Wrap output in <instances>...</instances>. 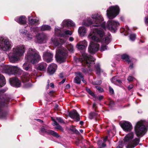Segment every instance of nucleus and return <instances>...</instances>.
<instances>
[{"label":"nucleus","mask_w":148,"mask_h":148,"mask_svg":"<svg viewBox=\"0 0 148 148\" xmlns=\"http://www.w3.org/2000/svg\"><path fill=\"white\" fill-rule=\"evenodd\" d=\"M55 34L56 35H59L61 36L64 37L65 35H71L72 34V32L71 31L69 30H66L64 32V34L61 33V31L60 28H55Z\"/></svg>","instance_id":"nucleus-17"},{"label":"nucleus","mask_w":148,"mask_h":148,"mask_svg":"<svg viewBox=\"0 0 148 148\" xmlns=\"http://www.w3.org/2000/svg\"><path fill=\"white\" fill-rule=\"evenodd\" d=\"M10 99L8 96L5 95H1L0 98V117L5 118L6 115L5 112H3L2 108L3 106H7L10 101Z\"/></svg>","instance_id":"nucleus-7"},{"label":"nucleus","mask_w":148,"mask_h":148,"mask_svg":"<svg viewBox=\"0 0 148 148\" xmlns=\"http://www.w3.org/2000/svg\"><path fill=\"white\" fill-rule=\"evenodd\" d=\"M102 146L103 147H105L106 146V144L105 143H103L102 144Z\"/></svg>","instance_id":"nucleus-63"},{"label":"nucleus","mask_w":148,"mask_h":148,"mask_svg":"<svg viewBox=\"0 0 148 148\" xmlns=\"http://www.w3.org/2000/svg\"><path fill=\"white\" fill-rule=\"evenodd\" d=\"M40 28L37 27H32L30 28L31 32L32 33L33 32L35 34L39 31Z\"/></svg>","instance_id":"nucleus-36"},{"label":"nucleus","mask_w":148,"mask_h":148,"mask_svg":"<svg viewBox=\"0 0 148 148\" xmlns=\"http://www.w3.org/2000/svg\"><path fill=\"white\" fill-rule=\"evenodd\" d=\"M35 120H36L37 121H38V122H43L42 120H40V119H35Z\"/></svg>","instance_id":"nucleus-58"},{"label":"nucleus","mask_w":148,"mask_h":148,"mask_svg":"<svg viewBox=\"0 0 148 148\" xmlns=\"http://www.w3.org/2000/svg\"><path fill=\"white\" fill-rule=\"evenodd\" d=\"M40 131L43 133L51 135L57 138L59 137V135L57 132L51 130H48L47 127L46 126H43L40 128Z\"/></svg>","instance_id":"nucleus-13"},{"label":"nucleus","mask_w":148,"mask_h":148,"mask_svg":"<svg viewBox=\"0 0 148 148\" xmlns=\"http://www.w3.org/2000/svg\"><path fill=\"white\" fill-rule=\"evenodd\" d=\"M69 115L71 118L75 119L77 121L80 120L79 115L76 110H74L71 111L69 113Z\"/></svg>","instance_id":"nucleus-18"},{"label":"nucleus","mask_w":148,"mask_h":148,"mask_svg":"<svg viewBox=\"0 0 148 148\" xmlns=\"http://www.w3.org/2000/svg\"><path fill=\"white\" fill-rule=\"evenodd\" d=\"M109 90L110 92L112 94H113L114 93V90L111 87H109Z\"/></svg>","instance_id":"nucleus-49"},{"label":"nucleus","mask_w":148,"mask_h":148,"mask_svg":"<svg viewBox=\"0 0 148 148\" xmlns=\"http://www.w3.org/2000/svg\"><path fill=\"white\" fill-rule=\"evenodd\" d=\"M111 81L112 83L114 84L118 85H121L122 84V81L118 77L116 76H115L112 78Z\"/></svg>","instance_id":"nucleus-27"},{"label":"nucleus","mask_w":148,"mask_h":148,"mask_svg":"<svg viewBox=\"0 0 148 148\" xmlns=\"http://www.w3.org/2000/svg\"><path fill=\"white\" fill-rule=\"evenodd\" d=\"M121 126L123 130L125 132H129L132 129L131 124L129 122L125 121L121 124Z\"/></svg>","instance_id":"nucleus-14"},{"label":"nucleus","mask_w":148,"mask_h":148,"mask_svg":"<svg viewBox=\"0 0 148 148\" xmlns=\"http://www.w3.org/2000/svg\"><path fill=\"white\" fill-rule=\"evenodd\" d=\"M32 75H31L27 73H25L23 74L21 79L24 82L29 81Z\"/></svg>","instance_id":"nucleus-28"},{"label":"nucleus","mask_w":148,"mask_h":148,"mask_svg":"<svg viewBox=\"0 0 148 148\" xmlns=\"http://www.w3.org/2000/svg\"><path fill=\"white\" fill-rule=\"evenodd\" d=\"M65 81V79H64L60 82V83L62 84H63L64 82Z\"/></svg>","instance_id":"nucleus-62"},{"label":"nucleus","mask_w":148,"mask_h":148,"mask_svg":"<svg viewBox=\"0 0 148 148\" xmlns=\"http://www.w3.org/2000/svg\"><path fill=\"white\" fill-rule=\"evenodd\" d=\"M10 81L11 84L15 87H19L21 86V81L18 78L16 77L10 79Z\"/></svg>","instance_id":"nucleus-16"},{"label":"nucleus","mask_w":148,"mask_h":148,"mask_svg":"<svg viewBox=\"0 0 148 148\" xmlns=\"http://www.w3.org/2000/svg\"><path fill=\"white\" fill-rule=\"evenodd\" d=\"M136 37V35L134 34H132L130 36V39L132 41L135 40Z\"/></svg>","instance_id":"nucleus-40"},{"label":"nucleus","mask_w":148,"mask_h":148,"mask_svg":"<svg viewBox=\"0 0 148 148\" xmlns=\"http://www.w3.org/2000/svg\"><path fill=\"white\" fill-rule=\"evenodd\" d=\"M103 97L102 96H100L99 97V100H101V99H103Z\"/></svg>","instance_id":"nucleus-61"},{"label":"nucleus","mask_w":148,"mask_h":148,"mask_svg":"<svg viewBox=\"0 0 148 148\" xmlns=\"http://www.w3.org/2000/svg\"><path fill=\"white\" fill-rule=\"evenodd\" d=\"M6 90H5L4 89H0V95H1L2 93H3Z\"/></svg>","instance_id":"nucleus-50"},{"label":"nucleus","mask_w":148,"mask_h":148,"mask_svg":"<svg viewBox=\"0 0 148 148\" xmlns=\"http://www.w3.org/2000/svg\"><path fill=\"white\" fill-rule=\"evenodd\" d=\"M57 67L56 64L54 63L51 64L48 68L47 72L50 74H52L55 72Z\"/></svg>","instance_id":"nucleus-23"},{"label":"nucleus","mask_w":148,"mask_h":148,"mask_svg":"<svg viewBox=\"0 0 148 148\" xmlns=\"http://www.w3.org/2000/svg\"><path fill=\"white\" fill-rule=\"evenodd\" d=\"M122 145L121 144H119L118 146L117 147V148H122Z\"/></svg>","instance_id":"nucleus-53"},{"label":"nucleus","mask_w":148,"mask_h":148,"mask_svg":"<svg viewBox=\"0 0 148 148\" xmlns=\"http://www.w3.org/2000/svg\"><path fill=\"white\" fill-rule=\"evenodd\" d=\"M20 33L26 35L27 32V31L23 29H21L19 30Z\"/></svg>","instance_id":"nucleus-41"},{"label":"nucleus","mask_w":148,"mask_h":148,"mask_svg":"<svg viewBox=\"0 0 148 148\" xmlns=\"http://www.w3.org/2000/svg\"><path fill=\"white\" fill-rule=\"evenodd\" d=\"M95 70L96 73L98 75H100L102 73L104 75L105 74L103 70L101 69L100 65L99 64H96L95 65Z\"/></svg>","instance_id":"nucleus-25"},{"label":"nucleus","mask_w":148,"mask_h":148,"mask_svg":"<svg viewBox=\"0 0 148 148\" xmlns=\"http://www.w3.org/2000/svg\"><path fill=\"white\" fill-rule=\"evenodd\" d=\"M55 128L57 129L60 130H62L63 129L62 127L58 124L56 125V127Z\"/></svg>","instance_id":"nucleus-47"},{"label":"nucleus","mask_w":148,"mask_h":148,"mask_svg":"<svg viewBox=\"0 0 148 148\" xmlns=\"http://www.w3.org/2000/svg\"><path fill=\"white\" fill-rule=\"evenodd\" d=\"M51 29L50 26L47 25H44L42 26L41 28V31H44L45 30H49Z\"/></svg>","instance_id":"nucleus-34"},{"label":"nucleus","mask_w":148,"mask_h":148,"mask_svg":"<svg viewBox=\"0 0 148 148\" xmlns=\"http://www.w3.org/2000/svg\"><path fill=\"white\" fill-rule=\"evenodd\" d=\"M47 66V65L46 63H42L39 64L38 69L41 71H45L46 70Z\"/></svg>","instance_id":"nucleus-31"},{"label":"nucleus","mask_w":148,"mask_h":148,"mask_svg":"<svg viewBox=\"0 0 148 148\" xmlns=\"http://www.w3.org/2000/svg\"><path fill=\"white\" fill-rule=\"evenodd\" d=\"M59 76L61 78L63 77V73H61L60 74Z\"/></svg>","instance_id":"nucleus-59"},{"label":"nucleus","mask_w":148,"mask_h":148,"mask_svg":"<svg viewBox=\"0 0 148 148\" xmlns=\"http://www.w3.org/2000/svg\"><path fill=\"white\" fill-rule=\"evenodd\" d=\"M96 105V103H94L93 104V107L94 108H95Z\"/></svg>","instance_id":"nucleus-60"},{"label":"nucleus","mask_w":148,"mask_h":148,"mask_svg":"<svg viewBox=\"0 0 148 148\" xmlns=\"http://www.w3.org/2000/svg\"><path fill=\"white\" fill-rule=\"evenodd\" d=\"M133 137V132L129 133L125 137L124 144L126 145V148H134L138 144L140 139L136 138L134 140L132 141V139Z\"/></svg>","instance_id":"nucleus-4"},{"label":"nucleus","mask_w":148,"mask_h":148,"mask_svg":"<svg viewBox=\"0 0 148 148\" xmlns=\"http://www.w3.org/2000/svg\"><path fill=\"white\" fill-rule=\"evenodd\" d=\"M129 29L128 27H127L126 28V29H124V31H126V32H127V33H128V31H127V30H129Z\"/></svg>","instance_id":"nucleus-57"},{"label":"nucleus","mask_w":148,"mask_h":148,"mask_svg":"<svg viewBox=\"0 0 148 148\" xmlns=\"http://www.w3.org/2000/svg\"><path fill=\"white\" fill-rule=\"evenodd\" d=\"M69 40L71 41H72L74 40V38L72 37H70L69 38Z\"/></svg>","instance_id":"nucleus-56"},{"label":"nucleus","mask_w":148,"mask_h":148,"mask_svg":"<svg viewBox=\"0 0 148 148\" xmlns=\"http://www.w3.org/2000/svg\"><path fill=\"white\" fill-rule=\"evenodd\" d=\"M87 29L84 27H80L78 29L79 34L81 36H83L87 32Z\"/></svg>","instance_id":"nucleus-30"},{"label":"nucleus","mask_w":148,"mask_h":148,"mask_svg":"<svg viewBox=\"0 0 148 148\" xmlns=\"http://www.w3.org/2000/svg\"><path fill=\"white\" fill-rule=\"evenodd\" d=\"M121 58L122 59L127 62L128 63L130 62L129 56L126 54H124L121 56Z\"/></svg>","instance_id":"nucleus-37"},{"label":"nucleus","mask_w":148,"mask_h":148,"mask_svg":"<svg viewBox=\"0 0 148 148\" xmlns=\"http://www.w3.org/2000/svg\"><path fill=\"white\" fill-rule=\"evenodd\" d=\"M82 61L84 62V63H86L88 66H90V64L92 63H94L95 59L91 56L88 55L85 53H82Z\"/></svg>","instance_id":"nucleus-11"},{"label":"nucleus","mask_w":148,"mask_h":148,"mask_svg":"<svg viewBox=\"0 0 148 148\" xmlns=\"http://www.w3.org/2000/svg\"><path fill=\"white\" fill-rule=\"evenodd\" d=\"M53 124L54 125H58V123L55 120H53Z\"/></svg>","instance_id":"nucleus-52"},{"label":"nucleus","mask_w":148,"mask_h":148,"mask_svg":"<svg viewBox=\"0 0 148 148\" xmlns=\"http://www.w3.org/2000/svg\"><path fill=\"white\" fill-rule=\"evenodd\" d=\"M3 69L6 73L9 75L18 76L20 75L22 72V71L17 66L5 65L3 67Z\"/></svg>","instance_id":"nucleus-5"},{"label":"nucleus","mask_w":148,"mask_h":148,"mask_svg":"<svg viewBox=\"0 0 148 148\" xmlns=\"http://www.w3.org/2000/svg\"><path fill=\"white\" fill-rule=\"evenodd\" d=\"M25 58L29 62L34 64L40 60L41 57L39 53L35 49L30 48L27 52Z\"/></svg>","instance_id":"nucleus-3"},{"label":"nucleus","mask_w":148,"mask_h":148,"mask_svg":"<svg viewBox=\"0 0 148 148\" xmlns=\"http://www.w3.org/2000/svg\"><path fill=\"white\" fill-rule=\"evenodd\" d=\"M86 90L92 96L94 97L95 96L94 93L88 88H86Z\"/></svg>","instance_id":"nucleus-38"},{"label":"nucleus","mask_w":148,"mask_h":148,"mask_svg":"<svg viewBox=\"0 0 148 148\" xmlns=\"http://www.w3.org/2000/svg\"><path fill=\"white\" fill-rule=\"evenodd\" d=\"M91 18L93 19L92 20L89 18L86 20L84 21L83 25L86 26H89L93 24V27L100 26L101 28H96L92 31L88 36V38L93 40L94 42H91L88 47V51L91 53L94 54L98 51L99 48V45L98 42H101V45L100 50L103 51L107 49V46L111 41L110 35L106 37L102 40L103 37L105 35L104 30L108 29L112 32H115L117 29V27L119 25V23L116 21L110 19L107 22L106 25V22L104 21L102 16L98 14L92 15Z\"/></svg>","instance_id":"nucleus-1"},{"label":"nucleus","mask_w":148,"mask_h":148,"mask_svg":"<svg viewBox=\"0 0 148 148\" xmlns=\"http://www.w3.org/2000/svg\"><path fill=\"white\" fill-rule=\"evenodd\" d=\"M76 76L74 78V83L78 84H80L81 83L82 79H83V76L82 73L79 72L75 73Z\"/></svg>","instance_id":"nucleus-22"},{"label":"nucleus","mask_w":148,"mask_h":148,"mask_svg":"<svg viewBox=\"0 0 148 148\" xmlns=\"http://www.w3.org/2000/svg\"><path fill=\"white\" fill-rule=\"evenodd\" d=\"M43 57L45 61L49 63L52 60L53 54L49 52H45L43 53Z\"/></svg>","instance_id":"nucleus-15"},{"label":"nucleus","mask_w":148,"mask_h":148,"mask_svg":"<svg viewBox=\"0 0 148 148\" xmlns=\"http://www.w3.org/2000/svg\"><path fill=\"white\" fill-rule=\"evenodd\" d=\"M62 25L63 27L71 26L74 27L75 25L74 23L71 20L69 19L64 20L62 23Z\"/></svg>","instance_id":"nucleus-19"},{"label":"nucleus","mask_w":148,"mask_h":148,"mask_svg":"<svg viewBox=\"0 0 148 148\" xmlns=\"http://www.w3.org/2000/svg\"><path fill=\"white\" fill-rule=\"evenodd\" d=\"M109 106L111 107H112L114 106V101H113L112 100L110 99L109 100Z\"/></svg>","instance_id":"nucleus-42"},{"label":"nucleus","mask_w":148,"mask_h":148,"mask_svg":"<svg viewBox=\"0 0 148 148\" xmlns=\"http://www.w3.org/2000/svg\"><path fill=\"white\" fill-rule=\"evenodd\" d=\"M51 40L52 43L55 46H59V45L62 44L65 42V41L63 39H58L56 37H52Z\"/></svg>","instance_id":"nucleus-21"},{"label":"nucleus","mask_w":148,"mask_h":148,"mask_svg":"<svg viewBox=\"0 0 148 148\" xmlns=\"http://www.w3.org/2000/svg\"><path fill=\"white\" fill-rule=\"evenodd\" d=\"M47 39V35L45 33H39L36 36V41L38 43H44L46 42Z\"/></svg>","instance_id":"nucleus-12"},{"label":"nucleus","mask_w":148,"mask_h":148,"mask_svg":"<svg viewBox=\"0 0 148 148\" xmlns=\"http://www.w3.org/2000/svg\"><path fill=\"white\" fill-rule=\"evenodd\" d=\"M67 49L68 50L71 52H73L74 50L73 46L71 44L67 46Z\"/></svg>","instance_id":"nucleus-39"},{"label":"nucleus","mask_w":148,"mask_h":148,"mask_svg":"<svg viewBox=\"0 0 148 148\" xmlns=\"http://www.w3.org/2000/svg\"><path fill=\"white\" fill-rule=\"evenodd\" d=\"M15 20L21 24H24L26 23V18L24 16L17 17L15 18Z\"/></svg>","instance_id":"nucleus-24"},{"label":"nucleus","mask_w":148,"mask_h":148,"mask_svg":"<svg viewBox=\"0 0 148 148\" xmlns=\"http://www.w3.org/2000/svg\"><path fill=\"white\" fill-rule=\"evenodd\" d=\"M25 35L28 40H31L34 36V33H32L31 32H30L29 33L27 32Z\"/></svg>","instance_id":"nucleus-35"},{"label":"nucleus","mask_w":148,"mask_h":148,"mask_svg":"<svg viewBox=\"0 0 148 148\" xmlns=\"http://www.w3.org/2000/svg\"><path fill=\"white\" fill-rule=\"evenodd\" d=\"M12 47L11 42L6 38L0 37V49L4 51H7Z\"/></svg>","instance_id":"nucleus-9"},{"label":"nucleus","mask_w":148,"mask_h":148,"mask_svg":"<svg viewBox=\"0 0 148 148\" xmlns=\"http://www.w3.org/2000/svg\"><path fill=\"white\" fill-rule=\"evenodd\" d=\"M29 21V24L31 25H36L39 24V20L38 19H34L32 17L28 16Z\"/></svg>","instance_id":"nucleus-26"},{"label":"nucleus","mask_w":148,"mask_h":148,"mask_svg":"<svg viewBox=\"0 0 148 148\" xmlns=\"http://www.w3.org/2000/svg\"><path fill=\"white\" fill-rule=\"evenodd\" d=\"M119 8L117 6H112L107 10V15L110 19L115 18L119 13Z\"/></svg>","instance_id":"nucleus-10"},{"label":"nucleus","mask_w":148,"mask_h":148,"mask_svg":"<svg viewBox=\"0 0 148 148\" xmlns=\"http://www.w3.org/2000/svg\"><path fill=\"white\" fill-rule=\"evenodd\" d=\"M135 133L138 137H142L146 132L144 121H140L136 123L134 128Z\"/></svg>","instance_id":"nucleus-6"},{"label":"nucleus","mask_w":148,"mask_h":148,"mask_svg":"<svg viewBox=\"0 0 148 148\" xmlns=\"http://www.w3.org/2000/svg\"><path fill=\"white\" fill-rule=\"evenodd\" d=\"M98 116L99 115L96 112H92L89 114V118L90 119H96L98 118Z\"/></svg>","instance_id":"nucleus-33"},{"label":"nucleus","mask_w":148,"mask_h":148,"mask_svg":"<svg viewBox=\"0 0 148 148\" xmlns=\"http://www.w3.org/2000/svg\"><path fill=\"white\" fill-rule=\"evenodd\" d=\"M95 87L99 92H102L103 91V89L100 87L96 86Z\"/></svg>","instance_id":"nucleus-48"},{"label":"nucleus","mask_w":148,"mask_h":148,"mask_svg":"<svg viewBox=\"0 0 148 148\" xmlns=\"http://www.w3.org/2000/svg\"><path fill=\"white\" fill-rule=\"evenodd\" d=\"M23 69L29 71H32V65L28 62H25L23 65Z\"/></svg>","instance_id":"nucleus-29"},{"label":"nucleus","mask_w":148,"mask_h":148,"mask_svg":"<svg viewBox=\"0 0 148 148\" xmlns=\"http://www.w3.org/2000/svg\"><path fill=\"white\" fill-rule=\"evenodd\" d=\"M50 86L51 87L53 88L54 87V85L53 83H52L50 84Z\"/></svg>","instance_id":"nucleus-55"},{"label":"nucleus","mask_w":148,"mask_h":148,"mask_svg":"<svg viewBox=\"0 0 148 148\" xmlns=\"http://www.w3.org/2000/svg\"><path fill=\"white\" fill-rule=\"evenodd\" d=\"M133 87V85H130L128 87V88L129 90L132 89Z\"/></svg>","instance_id":"nucleus-51"},{"label":"nucleus","mask_w":148,"mask_h":148,"mask_svg":"<svg viewBox=\"0 0 148 148\" xmlns=\"http://www.w3.org/2000/svg\"><path fill=\"white\" fill-rule=\"evenodd\" d=\"M79 123L81 125H82L83 124L84 122L82 121L80 122Z\"/></svg>","instance_id":"nucleus-64"},{"label":"nucleus","mask_w":148,"mask_h":148,"mask_svg":"<svg viewBox=\"0 0 148 148\" xmlns=\"http://www.w3.org/2000/svg\"><path fill=\"white\" fill-rule=\"evenodd\" d=\"M56 52V58L57 60L60 62H64L67 56L66 50L63 48H58Z\"/></svg>","instance_id":"nucleus-8"},{"label":"nucleus","mask_w":148,"mask_h":148,"mask_svg":"<svg viewBox=\"0 0 148 148\" xmlns=\"http://www.w3.org/2000/svg\"><path fill=\"white\" fill-rule=\"evenodd\" d=\"M25 51V48L24 45H20L15 47L9 56L10 61L14 63L18 61L20 57L23 55Z\"/></svg>","instance_id":"nucleus-2"},{"label":"nucleus","mask_w":148,"mask_h":148,"mask_svg":"<svg viewBox=\"0 0 148 148\" xmlns=\"http://www.w3.org/2000/svg\"><path fill=\"white\" fill-rule=\"evenodd\" d=\"M145 22L146 25H148V17L146 16L145 18Z\"/></svg>","instance_id":"nucleus-45"},{"label":"nucleus","mask_w":148,"mask_h":148,"mask_svg":"<svg viewBox=\"0 0 148 148\" xmlns=\"http://www.w3.org/2000/svg\"><path fill=\"white\" fill-rule=\"evenodd\" d=\"M108 139V136H106L105 138H104L103 139V141L104 142H105L107 140V139Z\"/></svg>","instance_id":"nucleus-54"},{"label":"nucleus","mask_w":148,"mask_h":148,"mask_svg":"<svg viewBox=\"0 0 148 148\" xmlns=\"http://www.w3.org/2000/svg\"><path fill=\"white\" fill-rule=\"evenodd\" d=\"M87 45V42L85 40L81 41L77 44L76 47L79 50H84Z\"/></svg>","instance_id":"nucleus-20"},{"label":"nucleus","mask_w":148,"mask_h":148,"mask_svg":"<svg viewBox=\"0 0 148 148\" xmlns=\"http://www.w3.org/2000/svg\"><path fill=\"white\" fill-rule=\"evenodd\" d=\"M5 84L6 81L4 77L0 74V87L4 86Z\"/></svg>","instance_id":"nucleus-32"},{"label":"nucleus","mask_w":148,"mask_h":148,"mask_svg":"<svg viewBox=\"0 0 148 148\" xmlns=\"http://www.w3.org/2000/svg\"><path fill=\"white\" fill-rule=\"evenodd\" d=\"M134 78L132 76H129L127 78V80L129 82H131L133 80Z\"/></svg>","instance_id":"nucleus-46"},{"label":"nucleus","mask_w":148,"mask_h":148,"mask_svg":"<svg viewBox=\"0 0 148 148\" xmlns=\"http://www.w3.org/2000/svg\"><path fill=\"white\" fill-rule=\"evenodd\" d=\"M56 120L60 122L61 123H64V122L63 121V120L60 117H57L56 118Z\"/></svg>","instance_id":"nucleus-43"},{"label":"nucleus","mask_w":148,"mask_h":148,"mask_svg":"<svg viewBox=\"0 0 148 148\" xmlns=\"http://www.w3.org/2000/svg\"><path fill=\"white\" fill-rule=\"evenodd\" d=\"M101 83V80H97L94 82L93 84L95 85H99Z\"/></svg>","instance_id":"nucleus-44"}]
</instances>
